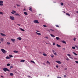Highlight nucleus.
Here are the masks:
<instances>
[{"instance_id":"nucleus-1","label":"nucleus","mask_w":78,"mask_h":78,"mask_svg":"<svg viewBox=\"0 0 78 78\" xmlns=\"http://www.w3.org/2000/svg\"><path fill=\"white\" fill-rule=\"evenodd\" d=\"M3 70L4 72H6V71H8V72H10V71L8 69H7L6 68H4L3 69Z\"/></svg>"},{"instance_id":"nucleus-2","label":"nucleus","mask_w":78,"mask_h":78,"mask_svg":"<svg viewBox=\"0 0 78 78\" xmlns=\"http://www.w3.org/2000/svg\"><path fill=\"white\" fill-rule=\"evenodd\" d=\"M1 51L2 53H4V54H5L7 51H6L4 49H1Z\"/></svg>"},{"instance_id":"nucleus-3","label":"nucleus","mask_w":78,"mask_h":78,"mask_svg":"<svg viewBox=\"0 0 78 78\" xmlns=\"http://www.w3.org/2000/svg\"><path fill=\"white\" fill-rule=\"evenodd\" d=\"M10 19L12 20H14V17L13 16H10Z\"/></svg>"},{"instance_id":"nucleus-4","label":"nucleus","mask_w":78,"mask_h":78,"mask_svg":"<svg viewBox=\"0 0 78 78\" xmlns=\"http://www.w3.org/2000/svg\"><path fill=\"white\" fill-rule=\"evenodd\" d=\"M52 51L53 52V53H54V55H55L56 56L57 55V54H56V53L55 51H54V50H52Z\"/></svg>"},{"instance_id":"nucleus-5","label":"nucleus","mask_w":78,"mask_h":78,"mask_svg":"<svg viewBox=\"0 0 78 78\" xmlns=\"http://www.w3.org/2000/svg\"><path fill=\"white\" fill-rule=\"evenodd\" d=\"M34 23H39L38 20H34Z\"/></svg>"},{"instance_id":"nucleus-6","label":"nucleus","mask_w":78,"mask_h":78,"mask_svg":"<svg viewBox=\"0 0 78 78\" xmlns=\"http://www.w3.org/2000/svg\"><path fill=\"white\" fill-rule=\"evenodd\" d=\"M29 10L30 11H31V12H33V11H32V8H31V7H29Z\"/></svg>"},{"instance_id":"nucleus-7","label":"nucleus","mask_w":78,"mask_h":78,"mask_svg":"<svg viewBox=\"0 0 78 78\" xmlns=\"http://www.w3.org/2000/svg\"><path fill=\"white\" fill-rule=\"evenodd\" d=\"M56 62H57L58 64H61V62L60 61H56Z\"/></svg>"},{"instance_id":"nucleus-8","label":"nucleus","mask_w":78,"mask_h":78,"mask_svg":"<svg viewBox=\"0 0 78 78\" xmlns=\"http://www.w3.org/2000/svg\"><path fill=\"white\" fill-rule=\"evenodd\" d=\"M1 35H2V36H4V37L6 36V35H5V34H3L2 33H1Z\"/></svg>"},{"instance_id":"nucleus-9","label":"nucleus","mask_w":78,"mask_h":78,"mask_svg":"<svg viewBox=\"0 0 78 78\" xmlns=\"http://www.w3.org/2000/svg\"><path fill=\"white\" fill-rule=\"evenodd\" d=\"M11 41H12L13 43H14V41H16V40H15V39H11Z\"/></svg>"},{"instance_id":"nucleus-10","label":"nucleus","mask_w":78,"mask_h":78,"mask_svg":"<svg viewBox=\"0 0 78 78\" xmlns=\"http://www.w3.org/2000/svg\"><path fill=\"white\" fill-rule=\"evenodd\" d=\"M17 39H18L19 40H22V38L21 37H19L18 38H17Z\"/></svg>"},{"instance_id":"nucleus-11","label":"nucleus","mask_w":78,"mask_h":78,"mask_svg":"<svg viewBox=\"0 0 78 78\" xmlns=\"http://www.w3.org/2000/svg\"><path fill=\"white\" fill-rule=\"evenodd\" d=\"M73 53L74 54V55H75L76 56L78 55V54H76V53H75V52L73 51Z\"/></svg>"},{"instance_id":"nucleus-12","label":"nucleus","mask_w":78,"mask_h":78,"mask_svg":"<svg viewBox=\"0 0 78 78\" xmlns=\"http://www.w3.org/2000/svg\"><path fill=\"white\" fill-rule=\"evenodd\" d=\"M13 52H14V53H19V51H13Z\"/></svg>"},{"instance_id":"nucleus-13","label":"nucleus","mask_w":78,"mask_h":78,"mask_svg":"<svg viewBox=\"0 0 78 78\" xmlns=\"http://www.w3.org/2000/svg\"><path fill=\"white\" fill-rule=\"evenodd\" d=\"M50 35H51V37H55V35H53L52 34H50Z\"/></svg>"},{"instance_id":"nucleus-14","label":"nucleus","mask_w":78,"mask_h":78,"mask_svg":"<svg viewBox=\"0 0 78 78\" xmlns=\"http://www.w3.org/2000/svg\"><path fill=\"white\" fill-rule=\"evenodd\" d=\"M24 14L25 15H28V13H27V12H24Z\"/></svg>"},{"instance_id":"nucleus-15","label":"nucleus","mask_w":78,"mask_h":78,"mask_svg":"<svg viewBox=\"0 0 78 78\" xmlns=\"http://www.w3.org/2000/svg\"><path fill=\"white\" fill-rule=\"evenodd\" d=\"M36 33L37 34H38V35H41V34L40 33H38L37 32H36Z\"/></svg>"},{"instance_id":"nucleus-16","label":"nucleus","mask_w":78,"mask_h":78,"mask_svg":"<svg viewBox=\"0 0 78 78\" xmlns=\"http://www.w3.org/2000/svg\"><path fill=\"white\" fill-rule=\"evenodd\" d=\"M56 39H57V40H59L60 39V38H59V37H56Z\"/></svg>"},{"instance_id":"nucleus-17","label":"nucleus","mask_w":78,"mask_h":78,"mask_svg":"<svg viewBox=\"0 0 78 78\" xmlns=\"http://www.w3.org/2000/svg\"><path fill=\"white\" fill-rule=\"evenodd\" d=\"M56 46H57V47H61V46L58 44H57Z\"/></svg>"},{"instance_id":"nucleus-18","label":"nucleus","mask_w":78,"mask_h":78,"mask_svg":"<svg viewBox=\"0 0 78 78\" xmlns=\"http://www.w3.org/2000/svg\"><path fill=\"white\" fill-rule=\"evenodd\" d=\"M10 76H13V75H14V74H13L12 73H10Z\"/></svg>"},{"instance_id":"nucleus-19","label":"nucleus","mask_w":78,"mask_h":78,"mask_svg":"<svg viewBox=\"0 0 78 78\" xmlns=\"http://www.w3.org/2000/svg\"><path fill=\"white\" fill-rule=\"evenodd\" d=\"M7 66H11V64L9 63H8L7 64Z\"/></svg>"},{"instance_id":"nucleus-20","label":"nucleus","mask_w":78,"mask_h":78,"mask_svg":"<svg viewBox=\"0 0 78 78\" xmlns=\"http://www.w3.org/2000/svg\"><path fill=\"white\" fill-rule=\"evenodd\" d=\"M25 60H22L20 61V62H25Z\"/></svg>"},{"instance_id":"nucleus-21","label":"nucleus","mask_w":78,"mask_h":78,"mask_svg":"<svg viewBox=\"0 0 78 78\" xmlns=\"http://www.w3.org/2000/svg\"><path fill=\"white\" fill-rule=\"evenodd\" d=\"M9 56L10 58H12L13 57L12 55H9Z\"/></svg>"},{"instance_id":"nucleus-22","label":"nucleus","mask_w":78,"mask_h":78,"mask_svg":"<svg viewBox=\"0 0 78 78\" xmlns=\"http://www.w3.org/2000/svg\"><path fill=\"white\" fill-rule=\"evenodd\" d=\"M20 30H21L22 31H25V30L22 29V28H20Z\"/></svg>"},{"instance_id":"nucleus-23","label":"nucleus","mask_w":78,"mask_h":78,"mask_svg":"<svg viewBox=\"0 0 78 78\" xmlns=\"http://www.w3.org/2000/svg\"><path fill=\"white\" fill-rule=\"evenodd\" d=\"M43 55L44 56H47V55L46 54L44 53L43 54Z\"/></svg>"},{"instance_id":"nucleus-24","label":"nucleus","mask_w":78,"mask_h":78,"mask_svg":"<svg viewBox=\"0 0 78 78\" xmlns=\"http://www.w3.org/2000/svg\"><path fill=\"white\" fill-rule=\"evenodd\" d=\"M12 12H14V13H15V14L16 13V11L14 10H12Z\"/></svg>"},{"instance_id":"nucleus-25","label":"nucleus","mask_w":78,"mask_h":78,"mask_svg":"<svg viewBox=\"0 0 78 78\" xmlns=\"http://www.w3.org/2000/svg\"><path fill=\"white\" fill-rule=\"evenodd\" d=\"M66 15H67V16H70V15L68 13H66Z\"/></svg>"},{"instance_id":"nucleus-26","label":"nucleus","mask_w":78,"mask_h":78,"mask_svg":"<svg viewBox=\"0 0 78 78\" xmlns=\"http://www.w3.org/2000/svg\"><path fill=\"white\" fill-rule=\"evenodd\" d=\"M6 59H10V58H9V57H8V56H7L6 57Z\"/></svg>"},{"instance_id":"nucleus-27","label":"nucleus","mask_w":78,"mask_h":78,"mask_svg":"<svg viewBox=\"0 0 78 78\" xmlns=\"http://www.w3.org/2000/svg\"><path fill=\"white\" fill-rule=\"evenodd\" d=\"M0 14H2V15H3L4 13H3V12H0Z\"/></svg>"},{"instance_id":"nucleus-28","label":"nucleus","mask_w":78,"mask_h":78,"mask_svg":"<svg viewBox=\"0 0 78 78\" xmlns=\"http://www.w3.org/2000/svg\"><path fill=\"white\" fill-rule=\"evenodd\" d=\"M3 3V1H0V3Z\"/></svg>"},{"instance_id":"nucleus-29","label":"nucleus","mask_w":78,"mask_h":78,"mask_svg":"<svg viewBox=\"0 0 78 78\" xmlns=\"http://www.w3.org/2000/svg\"><path fill=\"white\" fill-rule=\"evenodd\" d=\"M1 42H3V38H1Z\"/></svg>"},{"instance_id":"nucleus-30","label":"nucleus","mask_w":78,"mask_h":78,"mask_svg":"<svg viewBox=\"0 0 78 78\" xmlns=\"http://www.w3.org/2000/svg\"><path fill=\"white\" fill-rule=\"evenodd\" d=\"M30 62H33V63H34V64H35V62L34 61L31 60L30 61Z\"/></svg>"},{"instance_id":"nucleus-31","label":"nucleus","mask_w":78,"mask_h":78,"mask_svg":"<svg viewBox=\"0 0 78 78\" xmlns=\"http://www.w3.org/2000/svg\"><path fill=\"white\" fill-rule=\"evenodd\" d=\"M51 58H53V57H54V55H51Z\"/></svg>"},{"instance_id":"nucleus-32","label":"nucleus","mask_w":78,"mask_h":78,"mask_svg":"<svg viewBox=\"0 0 78 78\" xmlns=\"http://www.w3.org/2000/svg\"><path fill=\"white\" fill-rule=\"evenodd\" d=\"M3 3H0V6H3Z\"/></svg>"},{"instance_id":"nucleus-33","label":"nucleus","mask_w":78,"mask_h":78,"mask_svg":"<svg viewBox=\"0 0 78 78\" xmlns=\"http://www.w3.org/2000/svg\"><path fill=\"white\" fill-rule=\"evenodd\" d=\"M13 67V66H10V69H12V68Z\"/></svg>"},{"instance_id":"nucleus-34","label":"nucleus","mask_w":78,"mask_h":78,"mask_svg":"<svg viewBox=\"0 0 78 78\" xmlns=\"http://www.w3.org/2000/svg\"><path fill=\"white\" fill-rule=\"evenodd\" d=\"M7 44H8V45H10L11 43H9V42H7Z\"/></svg>"},{"instance_id":"nucleus-35","label":"nucleus","mask_w":78,"mask_h":78,"mask_svg":"<svg viewBox=\"0 0 78 78\" xmlns=\"http://www.w3.org/2000/svg\"><path fill=\"white\" fill-rule=\"evenodd\" d=\"M62 42H63V43H64V44H66V42L64 41H62Z\"/></svg>"},{"instance_id":"nucleus-36","label":"nucleus","mask_w":78,"mask_h":78,"mask_svg":"<svg viewBox=\"0 0 78 78\" xmlns=\"http://www.w3.org/2000/svg\"><path fill=\"white\" fill-rule=\"evenodd\" d=\"M61 6H63V5H64V4L63 3H61Z\"/></svg>"},{"instance_id":"nucleus-37","label":"nucleus","mask_w":78,"mask_h":78,"mask_svg":"<svg viewBox=\"0 0 78 78\" xmlns=\"http://www.w3.org/2000/svg\"><path fill=\"white\" fill-rule=\"evenodd\" d=\"M72 48H73V49H75V47L73 46L72 47Z\"/></svg>"},{"instance_id":"nucleus-38","label":"nucleus","mask_w":78,"mask_h":78,"mask_svg":"<svg viewBox=\"0 0 78 78\" xmlns=\"http://www.w3.org/2000/svg\"><path fill=\"white\" fill-rule=\"evenodd\" d=\"M15 16H19V14L16 13L15 15Z\"/></svg>"},{"instance_id":"nucleus-39","label":"nucleus","mask_w":78,"mask_h":78,"mask_svg":"<svg viewBox=\"0 0 78 78\" xmlns=\"http://www.w3.org/2000/svg\"><path fill=\"white\" fill-rule=\"evenodd\" d=\"M56 27H58V28L59 27V26L58 25H56Z\"/></svg>"},{"instance_id":"nucleus-40","label":"nucleus","mask_w":78,"mask_h":78,"mask_svg":"<svg viewBox=\"0 0 78 78\" xmlns=\"http://www.w3.org/2000/svg\"><path fill=\"white\" fill-rule=\"evenodd\" d=\"M45 38H46V39H48V37H44Z\"/></svg>"},{"instance_id":"nucleus-41","label":"nucleus","mask_w":78,"mask_h":78,"mask_svg":"<svg viewBox=\"0 0 78 78\" xmlns=\"http://www.w3.org/2000/svg\"><path fill=\"white\" fill-rule=\"evenodd\" d=\"M75 47H76V48H77V49H78V47L76 45V46H75Z\"/></svg>"},{"instance_id":"nucleus-42","label":"nucleus","mask_w":78,"mask_h":78,"mask_svg":"<svg viewBox=\"0 0 78 78\" xmlns=\"http://www.w3.org/2000/svg\"><path fill=\"white\" fill-rule=\"evenodd\" d=\"M76 38H73V40H74V41H75V40H76Z\"/></svg>"},{"instance_id":"nucleus-43","label":"nucleus","mask_w":78,"mask_h":78,"mask_svg":"<svg viewBox=\"0 0 78 78\" xmlns=\"http://www.w3.org/2000/svg\"><path fill=\"white\" fill-rule=\"evenodd\" d=\"M43 27H47V26L45 25H43Z\"/></svg>"},{"instance_id":"nucleus-44","label":"nucleus","mask_w":78,"mask_h":78,"mask_svg":"<svg viewBox=\"0 0 78 78\" xmlns=\"http://www.w3.org/2000/svg\"><path fill=\"white\" fill-rule=\"evenodd\" d=\"M66 59L67 61H69V58H66Z\"/></svg>"},{"instance_id":"nucleus-45","label":"nucleus","mask_w":78,"mask_h":78,"mask_svg":"<svg viewBox=\"0 0 78 78\" xmlns=\"http://www.w3.org/2000/svg\"><path fill=\"white\" fill-rule=\"evenodd\" d=\"M75 62H76V63H77V64H78V61H76Z\"/></svg>"},{"instance_id":"nucleus-46","label":"nucleus","mask_w":78,"mask_h":78,"mask_svg":"<svg viewBox=\"0 0 78 78\" xmlns=\"http://www.w3.org/2000/svg\"><path fill=\"white\" fill-rule=\"evenodd\" d=\"M16 5H17V6H19V7L20 6V5H19L18 4H16Z\"/></svg>"},{"instance_id":"nucleus-47","label":"nucleus","mask_w":78,"mask_h":78,"mask_svg":"<svg viewBox=\"0 0 78 78\" xmlns=\"http://www.w3.org/2000/svg\"><path fill=\"white\" fill-rule=\"evenodd\" d=\"M53 45H55V43H53Z\"/></svg>"},{"instance_id":"nucleus-48","label":"nucleus","mask_w":78,"mask_h":78,"mask_svg":"<svg viewBox=\"0 0 78 78\" xmlns=\"http://www.w3.org/2000/svg\"><path fill=\"white\" fill-rule=\"evenodd\" d=\"M47 62V63H48V64H50V62H48V61H47V62Z\"/></svg>"},{"instance_id":"nucleus-49","label":"nucleus","mask_w":78,"mask_h":78,"mask_svg":"<svg viewBox=\"0 0 78 78\" xmlns=\"http://www.w3.org/2000/svg\"><path fill=\"white\" fill-rule=\"evenodd\" d=\"M36 31L38 32V33H40V31H39V30H36Z\"/></svg>"},{"instance_id":"nucleus-50","label":"nucleus","mask_w":78,"mask_h":78,"mask_svg":"<svg viewBox=\"0 0 78 78\" xmlns=\"http://www.w3.org/2000/svg\"><path fill=\"white\" fill-rule=\"evenodd\" d=\"M51 31H55V30H53L52 29H51Z\"/></svg>"},{"instance_id":"nucleus-51","label":"nucleus","mask_w":78,"mask_h":78,"mask_svg":"<svg viewBox=\"0 0 78 78\" xmlns=\"http://www.w3.org/2000/svg\"><path fill=\"white\" fill-rule=\"evenodd\" d=\"M67 55L68 56H70V54H67Z\"/></svg>"},{"instance_id":"nucleus-52","label":"nucleus","mask_w":78,"mask_h":78,"mask_svg":"<svg viewBox=\"0 0 78 78\" xmlns=\"http://www.w3.org/2000/svg\"><path fill=\"white\" fill-rule=\"evenodd\" d=\"M56 67H57V68H58L59 66H56Z\"/></svg>"},{"instance_id":"nucleus-53","label":"nucleus","mask_w":78,"mask_h":78,"mask_svg":"<svg viewBox=\"0 0 78 78\" xmlns=\"http://www.w3.org/2000/svg\"><path fill=\"white\" fill-rule=\"evenodd\" d=\"M11 13H12V14H14V13L13 12H11Z\"/></svg>"},{"instance_id":"nucleus-54","label":"nucleus","mask_w":78,"mask_h":78,"mask_svg":"<svg viewBox=\"0 0 78 78\" xmlns=\"http://www.w3.org/2000/svg\"><path fill=\"white\" fill-rule=\"evenodd\" d=\"M64 78H66V75H64Z\"/></svg>"},{"instance_id":"nucleus-55","label":"nucleus","mask_w":78,"mask_h":78,"mask_svg":"<svg viewBox=\"0 0 78 78\" xmlns=\"http://www.w3.org/2000/svg\"><path fill=\"white\" fill-rule=\"evenodd\" d=\"M65 70H67V68H65Z\"/></svg>"},{"instance_id":"nucleus-56","label":"nucleus","mask_w":78,"mask_h":78,"mask_svg":"<svg viewBox=\"0 0 78 78\" xmlns=\"http://www.w3.org/2000/svg\"><path fill=\"white\" fill-rule=\"evenodd\" d=\"M57 78H61V77H57Z\"/></svg>"},{"instance_id":"nucleus-57","label":"nucleus","mask_w":78,"mask_h":78,"mask_svg":"<svg viewBox=\"0 0 78 78\" xmlns=\"http://www.w3.org/2000/svg\"><path fill=\"white\" fill-rule=\"evenodd\" d=\"M17 25H19V26H20V24H17Z\"/></svg>"},{"instance_id":"nucleus-58","label":"nucleus","mask_w":78,"mask_h":78,"mask_svg":"<svg viewBox=\"0 0 78 78\" xmlns=\"http://www.w3.org/2000/svg\"><path fill=\"white\" fill-rule=\"evenodd\" d=\"M43 64L44 65V66L45 65V63H43Z\"/></svg>"},{"instance_id":"nucleus-59","label":"nucleus","mask_w":78,"mask_h":78,"mask_svg":"<svg viewBox=\"0 0 78 78\" xmlns=\"http://www.w3.org/2000/svg\"><path fill=\"white\" fill-rule=\"evenodd\" d=\"M1 76V77H2V78H3V76Z\"/></svg>"},{"instance_id":"nucleus-60","label":"nucleus","mask_w":78,"mask_h":78,"mask_svg":"<svg viewBox=\"0 0 78 78\" xmlns=\"http://www.w3.org/2000/svg\"><path fill=\"white\" fill-rule=\"evenodd\" d=\"M63 50H65V49H66V48H63L62 49Z\"/></svg>"},{"instance_id":"nucleus-61","label":"nucleus","mask_w":78,"mask_h":78,"mask_svg":"<svg viewBox=\"0 0 78 78\" xmlns=\"http://www.w3.org/2000/svg\"><path fill=\"white\" fill-rule=\"evenodd\" d=\"M63 12H64V13H66V12H65V11H63Z\"/></svg>"},{"instance_id":"nucleus-62","label":"nucleus","mask_w":78,"mask_h":78,"mask_svg":"<svg viewBox=\"0 0 78 78\" xmlns=\"http://www.w3.org/2000/svg\"><path fill=\"white\" fill-rule=\"evenodd\" d=\"M14 8H16V6H14Z\"/></svg>"},{"instance_id":"nucleus-63","label":"nucleus","mask_w":78,"mask_h":78,"mask_svg":"<svg viewBox=\"0 0 78 78\" xmlns=\"http://www.w3.org/2000/svg\"><path fill=\"white\" fill-rule=\"evenodd\" d=\"M24 11H26V9H24Z\"/></svg>"},{"instance_id":"nucleus-64","label":"nucleus","mask_w":78,"mask_h":78,"mask_svg":"<svg viewBox=\"0 0 78 78\" xmlns=\"http://www.w3.org/2000/svg\"><path fill=\"white\" fill-rule=\"evenodd\" d=\"M77 13H78V11H77Z\"/></svg>"}]
</instances>
